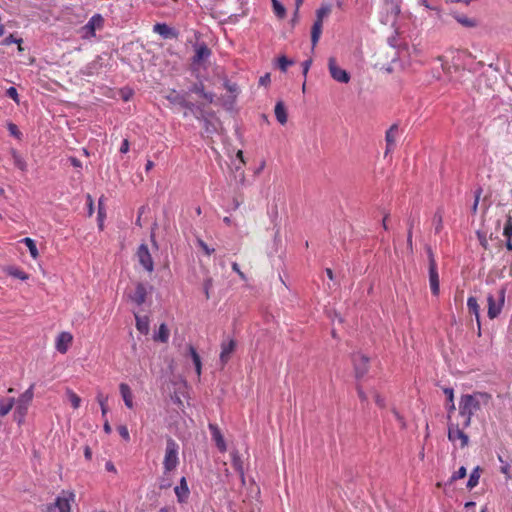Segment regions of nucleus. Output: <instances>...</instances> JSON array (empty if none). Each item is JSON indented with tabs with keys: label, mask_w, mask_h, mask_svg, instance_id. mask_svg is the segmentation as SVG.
Wrapping results in <instances>:
<instances>
[{
	"label": "nucleus",
	"mask_w": 512,
	"mask_h": 512,
	"mask_svg": "<svg viewBox=\"0 0 512 512\" xmlns=\"http://www.w3.org/2000/svg\"><path fill=\"white\" fill-rule=\"evenodd\" d=\"M491 395L486 392H474L472 394H464L459 400V417L462 419V426L469 427L471 418L483 406H487L491 401Z\"/></svg>",
	"instance_id": "nucleus-1"
},
{
	"label": "nucleus",
	"mask_w": 512,
	"mask_h": 512,
	"mask_svg": "<svg viewBox=\"0 0 512 512\" xmlns=\"http://www.w3.org/2000/svg\"><path fill=\"white\" fill-rule=\"evenodd\" d=\"M506 296V287L501 286L495 293L487 295V315L492 320L497 318L504 307Z\"/></svg>",
	"instance_id": "nucleus-2"
},
{
	"label": "nucleus",
	"mask_w": 512,
	"mask_h": 512,
	"mask_svg": "<svg viewBox=\"0 0 512 512\" xmlns=\"http://www.w3.org/2000/svg\"><path fill=\"white\" fill-rule=\"evenodd\" d=\"M179 465V445L177 442L168 438L166 441L165 454L163 459L164 474L174 471Z\"/></svg>",
	"instance_id": "nucleus-3"
},
{
	"label": "nucleus",
	"mask_w": 512,
	"mask_h": 512,
	"mask_svg": "<svg viewBox=\"0 0 512 512\" xmlns=\"http://www.w3.org/2000/svg\"><path fill=\"white\" fill-rule=\"evenodd\" d=\"M75 494L73 492L63 491L54 503L46 507L45 512H70L71 503L74 502Z\"/></svg>",
	"instance_id": "nucleus-4"
},
{
	"label": "nucleus",
	"mask_w": 512,
	"mask_h": 512,
	"mask_svg": "<svg viewBox=\"0 0 512 512\" xmlns=\"http://www.w3.org/2000/svg\"><path fill=\"white\" fill-rule=\"evenodd\" d=\"M466 428L462 426V420L457 423L450 422L448 425V439L453 443L459 441L460 447L464 448L469 442L468 435L464 432Z\"/></svg>",
	"instance_id": "nucleus-5"
},
{
	"label": "nucleus",
	"mask_w": 512,
	"mask_h": 512,
	"mask_svg": "<svg viewBox=\"0 0 512 512\" xmlns=\"http://www.w3.org/2000/svg\"><path fill=\"white\" fill-rule=\"evenodd\" d=\"M33 389L34 385L32 384L23 394L20 395L16 402L15 415L18 423H22L24 420L28 406L33 399Z\"/></svg>",
	"instance_id": "nucleus-6"
},
{
	"label": "nucleus",
	"mask_w": 512,
	"mask_h": 512,
	"mask_svg": "<svg viewBox=\"0 0 512 512\" xmlns=\"http://www.w3.org/2000/svg\"><path fill=\"white\" fill-rule=\"evenodd\" d=\"M429 259V285L433 295L437 296L440 291L439 274L434 253L431 248H427Z\"/></svg>",
	"instance_id": "nucleus-7"
},
{
	"label": "nucleus",
	"mask_w": 512,
	"mask_h": 512,
	"mask_svg": "<svg viewBox=\"0 0 512 512\" xmlns=\"http://www.w3.org/2000/svg\"><path fill=\"white\" fill-rule=\"evenodd\" d=\"M104 19L100 14H94L89 21L80 29L81 37L90 39L95 36L97 29L103 26Z\"/></svg>",
	"instance_id": "nucleus-8"
},
{
	"label": "nucleus",
	"mask_w": 512,
	"mask_h": 512,
	"mask_svg": "<svg viewBox=\"0 0 512 512\" xmlns=\"http://www.w3.org/2000/svg\"><path fill=\"white\" fill-rule=\"evenodd\" d=\"M352 362L354 366L355 375L357 378H362L369 370V358L360 353H354L352 355Z\"/></svg>",
	"instance_id": "nucleus-9"
},
{
	"label": "nucleus",
	"mask_w": 512,
	"mask_h": 512,
	"mask_svg": "<svg viewBox=\"0 0 512 512\" xmlns=\"http://www.w3.org/2000/svg\"><path fill=\"white\" fill-rule=\"evenodd\" d=\"M328 68L331 77L340 83H348L350 81V75L349 73L342 69L340 66H338L335 58H329L328 61Z\"/></svg>",
	"instance_id": "nucleus-10"
},
{
	"label": "nucleus",
	"mask_w": 512,
	"mask_h": 512,
	"mask_svg": "<svg viewBox=\"0 0 512 512\" xmlns=\"http://www.w3.org/2000/svg\"><path fill=\"white\" fill-rule=\"evenodd\" d=\"M167 100L174 105H179L180 107L190 111H194L196 109V105L187 99V93L173 90L169 95H167Z\"/></svg>",
	"instance_id": "nucleus-11"
},
{
	"label": "nucleus",
	"mask_w": 512,
	"mask_h": 512,
	"mask_svg": "<svg viewBox=\"0 0 512 512\" xmlns=\"http://www.w3.org/2000/svg\"><path fill=\"white\" fill-rule=\"evenodd\" d=\"M137 258L141 266L148 272H152L154 270V262L148 246L146 244H141L137 250Z\"/></svg>",
	"instance_id": "nucleus-12"
},
{
	"label": "nucleus",
	"mask_w": 512,
	"mask_h": 512,
	"mask_svg": "<svg viewBox=\"0 0 512 512\" xmlns=\"http://www.w3.org/2000/svg\"><path fill=\"white\" fill-rule=\"evenodd\" d=\"M174 493L177 497L178 503L183 504L187 502L190 495V490L185 477H182L179 481V484L175 486Z\"/></svg>",
	"instance_id": "nucleus-13"
},
{
	"label": "nucleus",
	"mask_w": 512,
	"mask_h": 512,
	"mask_svg": "<svg viewBox=\"0 0 512 512\" xmlns=\"http://www.w3.org/2000/svg\"><path fill=\"white\" fill-rule=\"evenodd\" d=\"M211 56V50L208 48L206 43L202 42L195 45V54L192 58L193 64H199L202 61L207 60Z\"/></svg>",
	"instance_id": "nucleus-14"
},
{
	"label": "nucleus",
	"mask_w": 512,
	"mask_h": 512,
	"mask_svg": "<svg viewBox=\"0 0 512 512\" xmlns=\"http://www.w3.org/2000/svg\"><path fill=\"white\" fill-rule=\"evenodd\" d=\"M72 340L73 336L69 332H61L56 338V350L61 354L66 353Z\"/></svg>",
	"instance_id": "nucleus-15"
},
{
	"label": "nucleus",
	"mask_w": 512,
	"mask_h": 512,
	"mask_svg": "<svg viewBox=\"0 0 512 512\" xmlns=\"http://www.w3.org/2000/svg\"><path fill=\"white\" fill-rule=\"evenodd\" d=\"M236 347V342L232 339L224 341L221 344L220 363L224 366L229 360Z\"/></svg>",
	"instance_id": "nucleus-16"
},
{
	"label": "nucleus",
	"mask_w": 512,
	"mask_h": 512,
	"mask_svg": "<svg viewBox=\"0 0 512 512\" xmlns=\"http://www.w3.org/2000/svg\"><path fill=\"white\" fill-rule=\"evenodd\" d=\"M209 430L211 432V436L213 441L215 442L216 447L220 452H225L227 449L226 442L224 440L223 435L221 434L218 426L216 424H209Z\"/></svg>",
	"instance_id": "nucleus-17"
},
{
	"label": "nucleus",
	"mask_w": 512,
	"mask_h": 512,
	"mask_svg": "<svg viewBox=\"0 0 512 512\" xmlns=\"http://www.w3.org/2000/svg\"><path fill=\"white\" fill-rule=\"evenodd\" d=\"M153 31L164 39H173L178 36V32L165 23H156L153 27Z\"/></svg>",
	"instance_id": "nucleus-18"
},
{
	"label": "nucleus",
	"mask_w": 512,
	"mask_h": 512,
	"mask_svg": "<svg viewBox=\"0 0 512 512\" xmlns=\"http://www.w3.org/2000/svg\"><path fill=\"white\" fill-rule=\"evenodd\" d=\"M147 289L142 283H138L135 290L129 295L130 299L137 305H142L146 300Z\"/></svg>",
	"instance_id": "nucleus-19"
},
{
	"label": "nucleus",
	"mask_w": 512,
	"mask_h": 512,
	"mask_svg": "<svg viewBox=\"0 0 512 512\" xmlns=\"http://www.w3.org/2000/svg\"><path fill=\"white\" fill-rule=\"evenodd\" d=\"M397 135H398V126L396 124H393L386 131V135H385L386 151H385V154L391 152L394 149Z\"/></svg>",
	"instance_id": "nucleus-20"
},
{
	"label": "nucleus",
	"mask_w": 512,
	"mask_h": 512,
	"mask_svg": "<svg viewBox=\"0 0 512 512\" xmlns=\"http://www.w3.org/2000/svg\"><path fill=\"white\" fill-rule=\"evenodd\" d=\"M188 93H195L203 97L207 102L212 103L214 101V94L212 92H206L203 83H194L188 89Z\"/></svg>",
	"instance_id": "nucleus-21"
},
{
	"label": "nucleus",
	"mask_w": 512,
	"mask_h": 512,
	"mask_svg": "<svg viewBox=\"0 0 512 512\" xmlns=\"http://www.w3.org/2000/svg\"><path fill=\"white\" fill-rule=\"evenodd\" d=\"M232 458V466L239 473L241 483L245 485V474H244V466L243 461L238 453V451L234 450L231 452Z\"/></svg>",
	"instance_id": "nucleus-22"
},
{
	"label": "nucleus",
	"mask_w": 512,
	"mask_h": 512,
	"mask_svg": "<svg viewBox=\"0 0 512 512\" xmlns=\"http://www.w3.org/2000/svg\"><path fill=\"white\" fill-rule=\"evenodd\" d=\"M204 130L207 135H213L217 133L220 122L213 115L207 116L203 118Z\"/></svg>",
	"instance_id": "nucleus-23"
},
{
	"label": "nucleus",
	"mask_w": 512,
	"mask_h": 512,
	"mask_svg": "<svg viewBox=\"0 0 512 512\" xmlns=\"http://www.w3.org/2000/svg\"><path fill=\"white\" fill-rule=\"evenodd\" d=\"M467 308L470 314H473L476 318L478 329H481V321H480V306L475 297L470 296L467 299Z\"/></svg>",
	"instance_id": "nucleus-24"
},
{
	"label": "nucleus",
	"mask_w": 512,
	"mask_h": 512,
	"mask_svg": "<svg viewBox=\"0 0 512 512\" xmlns=\"http://www.w3.org/2000/svg\"><path fill=\"white\" fill-rule=\"evenodd\" d=\"M10 155L15 167L22 172H27L28 164L23 156L14 148L10 149Z\"/></svg>",
	"instance_id": "nucleus-25"
},
{
	"label": "nucleus",
	"mask_w": 512,
	"mask_h": 512,
	"mask_svg": "<svg viewBox=\"0 0 512 512\" xmlns=\"http://www.w3.org/2000/svg\"><path fill=\"white\" fill-rule=\"evenodd\" d=\"M119 390L126 407L133 408V395L130 387L126 383H121Z\"/></svg>",
	"instance_id": "nucleus-26"
},
{
	"label": "nucleus",
	"mask_w": 512,
	"mask_h": 512,
	"mask_svg": "<svg viewBox=\"0 0 512 512\" xmlns=\"http://www.w3.org/2000/svg\"><path fill=\"white\" fill-rule=\"evenodd\" d=\"M453 18L463 27L466 28H474L478 25V22L475 18H470L466 15L454 12L452 14Z\"/></svg>",
	"instance_id": "nucleus-27"
},
{
	"label": "nucleus",
	"mask_w": 512,
	"mask_h": 512,
	"mask_svg": "<svg viewBox=\"0 0 512 512\" xmlns=\"http://www.w3.org/2000/svg\"><path fill=\"white\" fill-rule=\"evenodd\" d=\"M503 236L506 239V247L509 251H512V217L509 216L505 222L503 229Z\"/></svg>",
	"instance_id": "nucleus-28"
},
{
	"label": "nucleus",
	"mask_w": 512,
	"mask_h": 512,
	"mask_svg": "<svg viewBox=\"0 0 512 512\" xmlns=\"http://www.w3.org/2000/svg\"><path fill=\"white\" fill-rule=\"evenodd\" d=\"M274 113L277 121L284 125L287 122V112L285 105L282 101H278L275 105Z\"/></svg>",
	"instance_id": "nucleus-29"
},
{
	"label": "nucleus",
	"mask_w": 512,
	"mask_h": 512,
	"mask_svg": "<svg viewBox=\"0 0 512 512\" xmlns=\"http://www.w3.org/2000/svg\"><path fill=\"white\" fill-rule=\"evenodd\" d=\"M316 20L312 27L311 41L313 47L316 46L319 35H320V8L315 10Z\"/></svg>",
	"instance_id": "nucleus-30"
},
{
	"label": "nucleus",
	"mask_w": 512,
	"mask_h": 512,
	"mask_svg": "<svg viewBox=\"0 0 512 512\" xmlns=\"http://www.w3.org/2000/svg\"><path fill=\"white\" fill-rule=\"evenodd\" d=\"M169 339V329L166 324L162 323L158 331L154 334V340L161 343H166Z\"/></svg>",
	"instance_id": "nucleus-31"
},
{
	"label": "nucleus",
	"mask_w": 512,
	"mask_h": 512,
	"mask_svg": "<svg viewBox=\"0 0 512 512\" xmlns=\"http://www.w3.org/2000/svg\"><path fill=\"white\" fill-rule=\"evenodd\" d=\"M189 353L191 355L193 364L195 366L196 374H197V376L199 378L201 376V370H202V364H201L200 356H199V354L197 353V351L195 350V348L193 346H189Z\"/></svg>",
	"instance_id": "nucleus-32"
},
{
	"label": "nucleus",
	"mask_w": 512,
	"mask_h": 512,
	"mask_svg": "<svg viewBox=\"0 0 512 512\" xmlns=\"http://www.w3.org/2000/svg\"><path fill=\"white\" fill-rule=\"evenodd\" d=\"M480 474H481V468L479 466L475 467L473 469V471L471 472L468 482H467L468 489H473L474 487H476L478 485L479 479H480Z\"/></svg>",
	"instance_id": "nucleus-33"
},
{
	"label": "nucleus",
	"mask_w": 512,
	"mask_h": 512,
	"mask_svg": "<svg viewBox=\"0 0 512 512\" xmlns=\"http://www.w3.org/2000/svg\"><path fill=\"white\" fill-rule=\"evenodd\" d=\"M444 393L447 396V410H448V418H451V413L455 411L454 404V392L452 388H445Z\"/></svg>",
	"instance_id": "nucleus-34"
},
{
	"label": "nucleus",
	"mask_w": 512,
	"mask_h": 512,
	"mask_svg": "<svg viewBox=\"0 0 512 512\" xmlns=\"http://www.w3.org/2000/svg\"><path fill=\"white\" fill-rule=\"evenodd\" d=\"M136 318V328L142 334H147L149 331V321L147 317L135 316Z\"/></svg>",
	"instance_id": "nucleus-35"
},
{
	"label": "nucleus",
	"mask_w": 512,
	"mask_h": 512,
	"mask_svg": "<svg viewBox=\"0 0 512 512\" xmlns=\"http://www.w3.org/2000/svg\"><path fill=\"white\" fill-rule=\"evenodd\" d=\"M14 402V398L0 400V416L7 415L11 411Z\"/></svg>",
	"instance_id": "nucleus-36"
},
{
	"label": "nucleus",
	"mask_w": 512,
	"mask_h": 512,
	"mask_svg": "<svg viewBox=\"0 0 512 512\" xmlns=\"http://www.w3.org/2000/svg\"><path fill=\"white\" fill-rule=\"evenodd\" d=\"M21 242L26 245V247L28 248V250L30 252L31 257L33 259H37L39 253H38V249L36 247L35 241L29 237H26V238H23L21 240Z\"/></svg>",
	"instance_id": "nucleus-37"
},
{
	"label": "nucleus",
	"mask_w": 512,
	"mask_h": 512,
	"mask_svg": "<svg viewBox=\"0 0 512 512\" xmlns=\"http://www.w3.org/2000/svg\"><path fill=\"white\" fill-rule=\"evenodd\" d=\"M334 7H337L338 9H340L341 2L339 0H336L329 4L322 5V20L332 12Z\"/></svg>",
	"instance_id": "nucleus-38"
},
{
	"label": "nucleus",
	"mask_w": 512,
	"mask_h": 512,
	"mask_svg": "<svg viewBox=\"0 0 512 512\" xmlns=\"http://www.w3.org/2000/svg\"><path fill=\"white\" fill-rule=\"evenodd\" d=\"M66 394H67L68 399L71 402V405L73 406V408L74 409L79 408L80 404H81V398L70 389H67Z\"/></svg>",
	"instance_id": "nucleus-39"
},
{
	"label": "nucleus",
	"mask_w": 512,
	"mask_h": 512,
	"mask_svg": "<svg viewBox=\"0 0 512 512\" xmlns=\"http://www.w3.org/2000/svg\"><path fill=\"white\" fill-rule=\"evenodd\" d=\"M107 400H108V397L103 395L101 392H99L97 394V401L100 405V408H101V412H102V416L105 417L107 412H108V408H107Z\"/></svg>",
	"instance_id": "nucleus-40"
},
{
	"label": "nucleus",
	"mask_w": 512,
	"mask_h": 512,
	"mask_svg": "<svg viewBox=\"0 0 512 512\" xmlns=\"http://www.w3.org/2000/svg\"><path fill=\"white\" fill-rule=\"evenodd\" d=\"M292 64H293V61H292V60H290V59H288V58H287V57H285V56H281V57H279V58H278V60H277L278 68H279L281 71H283V72H286V71H287V69H288V67H289L290 65H292Z\"/></svg>",
	"instance_id": "nucleus-41"
},
{
	"label": "nucleus",
	"mask_w": 512,
	"mask_h": 512,
	"mask_svg": "<svg viewBox=\"0 0 512 512\" xmlns=\"http://www.w3.org/2000/svg\"><path fill=\"white\" fill-rule=\"evenodd\" d=\"M274 13L279 17L285 16V8L278 0H272Z\"/></svg>",
	"instance_id": "nucleus-42"
},
{
	"label": "nucleus",
	"mask_w": 512,
	"mask_h": 512,
	"mask_svg": "<svg viewBox=\"0 0 512 512\" xmlns=\"http://www.w3.org/2000/svg\"><path fill=\"white\" fill-rule=\"evenodd\" d=\"M467 471L464 466L460 467L452 476L451 481H456L458 479H462L466 476Z\"/></svg>",
	"instance_id": "nucleus-43"
},
{
	"label": "nucleus",
	"mask_w": 512,
	"mask_h": 512,
	"mask_svg": "<svg viewBox=\"0 0 512 512\" xmlns=\"http://www.w3.org/2000/svg\"><path fill=\"white\" fill-rule=\"evenodd\" d=\"M7 97L14 100L16 103H19V95L15 87H10L6 90Z\"/></svg>",
	"instance_id": "nucleus-44"
},
{
	"label": "nucleus",
	"mask_w": 512,
	"mask_h": 512,
	"mask_svg": "<svg viewBox=\"0 0 512 512\" xmlns=\"http://www.w3.org/2000/svg\"><path fill=\"white\" fill-rule=\"evenodd\" d=\"M10 275H12V276H14V277H16L18 279H21V280L28 279V275L24 271H22L20 269H17V268L12 269L10 271Z\"/></svg>",
	"instance_id": "nucleus-45"
},
{
	"label": "nucleus",
	"mask_w": 512,
	"mask_h": 512,
	"mask_svg": "<svg viewBox=\"0 0 512 512\" xmlns=\"http://www.w3.org/2000/svg\"><path fill=\"white\" fill-rule=\"evenodd\" d=\"M373 397H374L375 403L380 408H385V406H386L385 399L378 392L374 391L373 392Z\"/></svg>",
	"instance_id": "nucleus-46"
},
{
	"label": "nucleus",
	"mask_w": 512,
	"mask_h": 512,
	"mask_svg": "<svg viewBox=\"0 0 512 512\" xmlns=\"http://www.w3.org/2000/svg\"><path fill=\"white\" fill-rule=\"evenodd\" d=\"M118 432L120 434V436L126 440V441H129L130 440V435H129V431H128V428L124 425H121L118 427Z\"/></svg>",
	"instance_id": "nucleus-47"
},
{
	"label": "nucleus",
	"mask_w": 512,
	"mask_h": 512,
	"mask_svg": "<svg viewBox=\"0 0 512 512\" xmlns=\"http://www.w3.org/2000/svg\"><path fill=\"white\" fill-rule=\"evenodd\" d=\"M225 88L232 94L236 95L238 93V86L235 83H231L229 81H226L224 84Z\"/></svg>",
	"instance_id": "nucleus-48"
},
{
	"label": "nucleus",
	"mask_w": 512,
	"mask_h": 512,
	"mask_svg": "<svg viewBox=\"0 0 512 512\" xmlns=\"http://www.w3.org/2000/svg\"><path fill=\"white\" fill-rule=\"evenodd\" d=\"M22 42V39L15 38L12 34H10L8 37H6L2 44L3 45H10L12 43L20 44Z\"/></svg>",
	"instance_id": "nucleus-49"
},
{
	"label": "nucleus",
	"mask_w": 512,
	"mask_h": 512,
	"mask_svg": "<svg viewBox=\"0 0 512 512\" xmlns=\"http://www.w3.org/2000/svg\"><path fill=\"white\" fill-rule=\"evenodd\" d=\"M326 274H327V276L329 277V279H330L331 281H333V285H332V286H330V288H331V289L333 288V290H334V291H337V290H338V287H339V283H338L337 281H334L333 271H332L330 268H327V269H326Z\"/></svg>",
	"instance_id": "nucleus-50"
},
{
	"label": "nucleus",
	"mask_w": 512,
	"mask_h": 512,
	"mask_svg": "<svg viewBox=\"0 0 512 512\" xmlns=\"http://www.w3.org/2000/svg\"><path fill=\"white\" fill-rule=\"evenodd\" d=\"M8 130L12 136L20 138L21 133L19 132L18 127L15 124L9 123Z\"/></svg>",
	"instance_id": "nucleus-51"
},
{
	"label": "nucleus",
	"mask_w": 512,
	"mask_h": 512,
	"mask_svg": "<svg viewBox=\"0 0 512 512\" xmlns=\"http://www.w3.org/2000/svg\"><path fill=\"white\" fill-rule=\"evenodd\" d=\"M312 64V60L309 58L307 60H305L303 63H302V73H303V76L306 78L307 77V74H308V71L310 69V66Z\"/></svg>",
	"instance_id": "nucleus-52"
},
{
	"label": "nucleus",
	"mask_w": 512,
	"mask_h": 512,
	"mask_svg": "<svg viewBox=\"0 0 512 512\" xmlns=\"http://www.w3.org/2000/svg\"><path fill=\"white\" fill-rule=\"evenodd\" d=\"M198 245L203 249L207 255H211L214 252L213 248H210L204 241L198 240Z\"/></svg>",
	"instance_id": "nucleus-53"
},
{
	"label": "nucleus",
	"mask_w": 512,
	"mask_h": 512,
	"mask_svg": "<svg viewBox=\"0 0 512 512\" xmlns=\"http://www.w3.org/2000/svg\"><path fill=\"white\" fill-rule=\"evenodd\" d=\"M271 79H270V74L269 73H266L264 74L263 76L260 77L259 79V85L261 86H267L269 83H270Z\"/></svg>",
	"instance_id": "nucleus-54"
},
{
	"label": "nucleus",
	"mask_w": 512,
	"mask_h": 512,
	"mask_svg": "<svg viewBox=\"0 0 512 512\" xmlns=\"http://www.w3.org/2000/svg\"><path fill=\"white\" fill-rule=\"evenodd\" d=\"M129 151V141L127 139H124L122 141V144L120 146V152L125 154Z\"/></svg>",
	"instance_id": "nucleus-55"
},
{
	"label": "nucleus",
	"mask_w": 512,
	"mask_h": 512,
	"mask_svg": "<svg viewBox=\"0 0 512 512\" xmlns=\"http://www.w3.org/2000/svg\"><path fill=\"white\" fill-rule=\"evenodd\" d=\"M357 392H358V396L362 402L368 401L367 395L364 393V391L362 390V388L360 386L357 387Z\"/></svg>",
	"instance_id": "nucleus-56"
},
{
	"label": "nucleus",
	"mask_w": 512,
	"mask_h": 512,
	"mask_svg": "<svg viewBox=\"0 0 512 512\" xmlns=\"http://www.w3.org/2000/svg\"><path fill=\"white\" fill-rule=\"evenodd\" d=\"M87 203H88V214L91 216L93 214V200L90 195H87Z\"/></svg>",
	"instance_id": "nucleus-57"
},
{
	"label": "nucleus",
	"mask_w": 512,
	"mask_h": 512,
	"mask_svg": "<svg viewBox=\"0 0 512 512\" xmlns=\"http://www.w3.org/2000/svg\"><path fill=\"white\" fill-rule=\"evenodd\" d=\"M211 287V280L208 279L205 281L204 283V291H205V294H206V297L209 298V288Z\"/></svg>",
	"instance_id": "nucleus-58"
},
{
	"label": "nucleus",
	"mask_w": 512,
	"mask_h": 512,
	"mask_svg": "<svg viewBox=\"0 0 512 512\" xmlns=\"http://www.w3.org/2000/svg\"><path fill=\"white\" fill-rule=\"evenodd\" d=\"M232 269L233 271L237 272L242 279L245 278L244 274L240 271L239 266L236 262L232 264Z\"/></svg>",
	"instance_id": "nucleus-59"
},
{
	"label": "nucleus",
	"mask_w": 512,
	"mask_h": 512,
	"mask_svg": "<svg viewBox=\"0 0 512 512\" xmlns=\"http://www.w3.org/2000/svg\"><path fill=\"white\" fill-rule=\"evenodd\" d=\"M84 456L87 460H91L92 458V451L90 449V447L86 446L85 449H84Z\"/></svg>",
	"instance_id": "nucleus-60"
},
{
	"label": "nucleus",
	"mask_w": 512,
	"mask_h": 512,
	"mask_svg": "<svg viewBox=\"0 0 512 512\" xmlns=\"http://www.w3.org/2000/svg\"><path fill=\"white\" fill-rule=\"evenodd\" d=\"M105 468L109 472H114V473L116 472V468H115V466H114V464L112 462H107L105 464Z\"/></svg>",
	"instance_id": "nucleus-61"
},
{
	"label": "nucleus",
	"mask_w": 512,
	"mask_h": 512,
	"mask_svg": "<svg viewBox=\"0 0 512 512\" xmlns=\"http://www.w3.org/2000/svg\"><path fill=\"white\" fill-rule=\"evenodd\" d=\"M509 470H510V466L508 464H505L504 466L501 467V472L503 474H505L507 476V478H509Z\"/></svg>",
	"instance_id": "nucleus-62"
},
{
	"label": "nucleus",
	"mask_w": 512,
	"mask_h": 512,
	"mask_svg": "<svg viewBox=\"0 0 512 512\" xmlns=\"http://www.w3.org/2000/svg\"><path fill=\"white\" fill-rule=\"evenodd\" d=\"M171 486V483L168 481V480H162L160 482V489H166V488H169Z\"/></svg>",
	"instance_id": "nucleus-63"
},
{
	"label": "nucleus",
	"mask_w": 512,
	"mask_h": 512,
	"mask_svg": "<svg viewBox=\"0 0 512 512\" xmlns=\"http://www.w3.org/2000/svg\"><path fill=\"white\" fill-rule=\"evenodd\" d=\"M70 162L74 167H81V161L75 157L70 158Z\"/></svg>",
	"instance_id": "nucleus-64"
}]
</instances>
